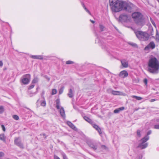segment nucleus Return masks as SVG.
I'll use <instances>...</instances> for the list:
<instances>
[{
  "mask_svg": "<svg viewBox=\"0 0 159 159\" xmlns=\"http://www.w3.org/2000/svg\"><path fill=\"white\" fill-rule=\"evenodd\" d=\"M15 144L21 148H24V146L21 143L20 140L19 138H16L14 140Z\"/></svg>",
  "mask_w": 159,
  "mask_h": 159,
  "instance_id": "obj_8",
  "label": "nucleus"
},
{
  "mask_svg": "<svg viewBox=\"0 0 159 159\" xmlns=\"http://www.w3.org/2000/svg\"><path fill=\"white\" fill-rule=\"evenodd\" d=\"M99 28L101 31H103L105 29L104 27L102 25H99Z\"/></svg>",
  "mask_w": 159,
  "mask_h": 159,
  "instance_id": "obj_29",
  "label": "nucleus"
},
{
  "mask_svg": "<svg viewBox=\"0 0 159 159\" xmlns=\"http://www.w3.org/2000/svg\"><path fill=\"white\" fill-rule=\"evenodd\" d=\"M129 44H130L133 47H136L137 46V44L134 43H129Z\"/></svg>",
  "mask_w": 159,
  "mask_h": 159,
  "instance_id": "obj_37",
  "label": "nucleus"
},
{
  "mask_svg": "<svg viewBox=\"0 0 159 159\" xmlns=\"http://www.w3.org/2000/svg\"><path fill=\"white\" fill-rule=\"evenodd\" d=\"M131 97L132 98H135L138 100H142L143 99V98L137 96H134V95H132L131 96Z\"/></svg>",
  "mask_w": 159,
  "mask_h": 159,
  "instance_id": "obj_24",
  "label": "nucleus"
},
{
  "mask_svg": "<svg viewBox=\"0 0 159 159\" xmlns=\"http://www.w3.org/2000/svg\"><path fill=\"white\" fill-rule=\"evenodd\" d=\"M4 153L2 152H0V158L3 157L4 156ZM0 159H1V158H0Z\"/></svg>",
  "mask_w": 159,
  "mask_h": 159,
  "instance_id": "obj_40",
  "label": "nucleus"
},
{
  "mask_svg": "<svg viewBox=\"0 0 159 159\" xmlns=\"http://www.w3.org/2000/svg\"><path fill=\"white\" fill-rule=\"evenodd\" d=\"M13 118L15 120H18L19 119V117L18 116L16 115H15L13 116Z\"/></svg>",
  "mask_w": 159,
  "mask_h": 159,
  "instance_id": "obj_33",
  "label": "nucleus"
},
{
  "mask_svg": "<svg viewBox=\"0 0 159 159\" xmlns=\"http://www.w3.org/2000/svg\"><path fill=\"white\" fill-rule=\"evenodd\" d=\"M39 79L37 77H35L32 81L33 83H36L38 81Z\"/></svg>",
  "mask_w": 159,
  "mask_h": 159,
  "instance_id": "obj_26",
  "label": "nucleus"
},
{
  "mask_svg": "<svg viewBox=\"0 0 159 159\" xmlns=\"http://www.w3.org/2000/svg\"><path fill=\"white\" fill-rule=\"evenodd\" d=\"M31 57L34 59H43V57L41 55H32Z\"/></svg>",
  "mask_w": 159,
  "mask_h": 159,
  "instance_id": "obj_17",
  "label": "nucleus"
},
{
  "mask_svg": "<svg viewBox=\"0 0 159 159\" xmlns=\"http://www.w3.org/2000/svg\"><path fill=\"white\" fill-rule=\"evenodd\" d=\"M102 147H103V148H106V146H102Z\"/></svg>",
  "mask_w": 159,
  "mask_h": 159,
  "instance_id": "obj_50",
  "label": "nucleus"
},
{
  "mask_svg": "<svg viewBox=\"0 0 159 159\" xmlns=\"http://www.w3.org/2000/svg\"><path fill=\"white\" fill-rule=\"evenodd\" d=\"M59 109V111L60 112L61 116L63 118L65 117V114L64 108L63 107H61V108H60V109Z\"/></svg>",
  "mask_w": 159,
  "mask_h": 159,
  "instance_id": "obj_15",
  "label": "nucleus"
},
{
  "mask_svg": "<svg viewBox=\"0 0 159 159\" xmlns=\"http://www.w3.org/2000/svg\"><path fill=\"white\" fill-rule=\"evenodd\" d=\"M91 22L93 23H95V21L93 20H90Z\"/></svg>",
  "mask_w": 159,
  "mask_h": 159,
  "instance_id": "obj_48",
  "label": "nucleus"
},
{
  "mask_svg": "<svg viewBox=\"0 0 159 159\" xmlns=\"http://www.w3.org/2000/svg\"><path fill=\"white\" fill-rule=\"evenodd\" d=\"M63 90H64V87H62L59 90V94H61V93H63Z\"/></svg>",
  "mask_w": 159,
  "mask_h": 159,
  "instance_id": "obj_34",
  "label": "nucleus"
},
{
  "mask_svg": "<svg viewBox=\"0 0 159 159\" xmlns=\"http://www.w3.org/2000/svg\"><path fill=\"white\" fill-rule=\"evenodd\" d=\"M124 109L125 107H121L115 110L114 111V112L115 113H119L120 111L124 110Z\"/></svg>",
  "mask_w": 159,
  "mask_h": 159,
  "instance_id": "obj_16",
  "label": "nucleus"
},
{
  "mask_svg": "<svg viewBox=\"0 0 159 159\" xmlns=\"http://www.w3.org/2000/svg\"><path fill=\"white\" fill-rule=\"evenodd\" d=\"M136 36L138 39L141 41H146L148 40L149 35L147 33L138 31L135 32Z\"/></svg>",
  "mask_w": 159,
  "mask_h": 159,
  "instance_id": "obj_3",
  "label": "nucleus"
},
{
  "mask_svg": "<svg viewBox=\"0 0 159 159\" xmlns=\"http://www.w3.org/2000/svg\"><path fill=\"white\" fill-rule=\"evenodd\" d=\"M93 127L98 131V132L100 134H101L102 133L101 130V129L99 127L98 125L95 124H94L93 125Z\"/></svg>",
  "mask_w": 159,
  "mask_h": 159,
  "instance_id": "obj_18",
  "label": "nucleus"
},
{
  "mask_svg": "<svg viewBox=\"0 0 159 159\" xmlns=\"http://www.w3.org/2000/svg\"><path fill=\"white\" fill-rule=\"evenodd\" d=\"M74 63V62L72 61H68L66 62V63L67 64H72Z\"/></svg>",
  "mask_w": 159,
  "mask_h": 159,
  "instance_id": "obj_36",
  "label": "nucleus"
},
{
  "mask_svg": "<svg viewBox=\"0 0 159 159\" xmlns=\"http://www.w3.org/2000/svg\"><path fill=\"white\" fill-rule=\"evenodd\" d=\"M83 7L84 9L90 15H91V13L89 11V10L83 4Z\"/></svg>",
  "mask_w": 159,
  "mask_h": 159,
  "instance_id": "obj_32",
  "label": "nucleus"
},
{
  "mask_svg": "<svg viewBox=\"0 0 159 159\" xmlns=\"http://www.w3.org/2000/svg\"><path fill=\"white\" fill-rule=\"evenodd\" d=\"M46 105V101L45 100L42 101L41 103V105L43 107L45 106Z\"/></svg>",
  "mask_w": 159,
  "mask_h": 159,
  "instance_id": "obj_31",
  "label": "nucleus"
},
{
  "mask_svg": "<svg viewBox=\"0 0 159 159\" xmlns=\"http://www.w3.org/2000/svg\"><path fill=\"white\" fill-rule=\"evenodd\" d=\"M156 40L157 42H158L159 41V34L157 30L156 34Z\"/></svg>",
  "mask_w": 159,
  "mask_h": 159,
  "instance_id": "obj_27",
  "label": "nucleus"
},
{
  "mask_svg": "<svg viewBox=\"0 0 159 159\" xmlns=\"http://www.w3.org/2000/svg\"><path fill=\"white\" fill-rule=\"evenodd\" d=\"M110 5L112 11L119 12L123 9L125 1L120 0H109Z\"/></svg>",
  "mask_w": 159,
  "mask_h": 159,
  "instance_id": "obj_2",
  "label": "nucleus"
},
{
  "mask_svg": "<svg viewBox=\"0 0 159 159\" xmlns=\"http://www.w3.org/2000/svg\"><path fill=\"white\" fill-rule=\"evenodd\" d=\"M89 146L93 149L96 150L97 148V146L96 145L93 143H88Z\"/></svg>",
  "mask_w": 159,
  "mask_h": 159,
  "instance_id": "obj_23",
  "label": "nucleus"
},
{
  "mask_svg": "<svg viewBox=\"0 0 159 159\" xmlns=\"http://www.w3.org/2000/svg\"><path fill=\"white\" fill-rule=\"evenodd\" d=\"M141 158H142V157H141V158H140V159H141Z\"/></svg>",
  "mask_w": 159,
  "mask_h": 159,
  "instance_id": "obj_53",
  "label": "nucleus"
},
{
  "mask_svg": "<svg viewBox=\"0 0 159 159\" xmlns=\"http://www.w3.org/2000/svg\"><path fill=\"white\" fill-rule=\"evenodd\" d=\"M56 107L57 109H60V101L59 99H57L56 101Z\"/></svg>",
  "mask_w": 159,
  "mask_h": 159,
  "instance_id": "obj_21",
  "label": "nucleus"
},
{
  "mask_svg": "<svg viewBox=\"0 0 159 159\" xmlns=\"http://www.w3.org/2000/svg\"><path fill=\"white\" fill-rule=\"evenodd\" d=\"M47 79L48 80H50L49 78H47Z\"/></svg>",
  "mask_w": 159,
  "mask_h": 159,
  "instance_id": "obj_51",
  "label": "nucleus"
},
{
  "mask_svg": "<svg viewBox=\"0 0 159 159\" xmlns=\"http://www.w3.org/2000/svg\"><path fill=\"white\" fill-rule=\"evenodd\" d=\"M0 140L4 142H6V137L4 134H0Z\"/></svg>",
  "mask_w": 159,
  "mask_h": 159,
  "instance_id": "obj_20",
  "label": "nucleus"
},
{
  "mask_svg": "<svg viewBox=\"0 0 159 159\" xmlns=\"http://www.w3.org/2000/svg\"><path fill=\"white\" fill-rule=\"evenodd\" d=\"M128 75V72L124 70L120 72L119 76L120 77L124 78L127 77Z\"/></svg>",
  "mask_w": 159,
  "mask_h": 159,
  "instance_id": "obj_11",
  "label": "nucleus"
},
{
  "mask_svg": "<svg viewBox=\"0 0 159 159\" xmlns=\"http://www.w3.org/2000/svg\"><path fill=\"white\" fill-rule=\"evenodd\" d=\"M148 71L153 74H157L159 72V61L155 57L151 58L148 62Z\"/></svg>",
  "mask_w": 159,
  "mask_h": 159,
  "instance_id": "obj_1",
  "label": "nucleus"
},
{
  "mask_svg": "<svg viewBox=\"0 0 159 159\" xmlns=\"http://www.w3.org/2000/svg\"><path fill=\"white\" fill-rule=\"evenodd\" d=\"M125 4L124 5L123 10L130 12L134 8L135 6L133 4L130 2H126L125 1Z\"/></svg>",
  "mask_w": 159,
  "mask_h": 159,
  "instance_id": "obj_5",
  "label": "nucleus"
},
{
  "mask_svg": "<svg viewBox=\"0 0 159 159\" xmlns=\"http://www.w3.org/2000/svg\"><path fill=\"white\" fill-rule=\"evenodd\" d=\"M132 16L135 22L137 23H138L142 21L143 16L139 12H136L133 13L132 15Z\"/></svg>",
  "mask_w": 159,
  "mask_h": 159,
  "instance_id": "obj_4",
  "label": "nucleus"
},
{
  "mask_svg": "<svg viewBox=\"0 0 159 159\" xmlns=\"http://www.w3.org/2000/svg\"><path fill=\"white\" fill-rule=\"evenodd\" d=\"M30 75L27 74L24 75L21 79L22 82L24 84H28L30 82Z\"/></svg>",
  "mask_w": 159,
  "mask_h": 159,
  "instance_id": "obj_6",
  "label": "nucleus"
},
{
  "mask_svg": "<svg viewBox=\"0 0 159 159\" xmlns=\"http://www.w3.org/2000/svg\"><path fill=\"white\" fill-rule=\"evenodd\" d=\"M41 135H43V136H45V137H44L45 138L46 137V136H45V134H41Z\"/></svg>",
  "mask_w": 159,
  "mask_h": 159,
  "instance_id": "obj_49",
  "label": "nucleus"
},
{
  "mask_svg": "<svg viewBox=\"0 0 159 159\" xmlns=\"http://www.w3.org/2000/svg\"><path fill=\"white\" fill-rule=\"evenodd\" d=\"M154 128L155 129H159V124H157L154 125Z\"/></svg>",
  "mask_w": 159,
  "mask_h": 159,
  "instance_id": "obj_35",
  "label": "nucleus"
},
{
  "mask_svg": "<svg viewBox=\"0 0 159 159\" xmlns=\"http://www.w3.org/2000/svg\"><path fill=\"white\" fill-rule=\"evenodd\" d=\"M155 47V44L153 42H150L149 44L145 48V50H148L150 48L153 49Z\"/></svg>",
  "mask_w": 159,
  "mask_h": 159,
  "instance_id": "obj_10",
  "label": "nucleus"
},
{
  "mask_svg": "<svg viewBox=\"0 0 159 159\" xmlns=\"http://www.w3.org/2000/svg\"><path fill=\"white\" fill-rule=\"evenodd\" d=\"M84 119L86 121H87L88 122L90 123H92V120L90 119L86 116L84 117Z\"/></svg>",
  "mask_w": 159,
  "mask_h": 159,
  "instance_id": "obj_25",
  "label": "nucleus"
},
{
  "mask_svg": "<svg viewBox=\"0 0 159 159\" xmlns=\"http://www.w3.org/2000/svg\"><path fill=\"white\" fill-rule=\"evenodd\" d=\"M67 124L71 128L73 129H75H75H76V128L74 126V125L71 122H67Z\"/></svg>",
  "mask_w": 159,
  "mask_h": 159,
  "instance_id": "obj_22",
  "label": "nucleus"
},
{
  "mask_svg": "<svg viewBox=\"0 0 159 159\" xmlns=\"http://www.w3.org/2000/svg\"><path fill=\"white\" fill-rule=\"evenodd\" d=\"M68 96L70 98H72L74 95L72 90L70 89L69 90V93L67 94Z\"/></svg>",
  "mask_w": 159,
  "mask_h": 159,
  "instance_id": "obj_19",
  "label": "nucleus"
},
{
  "mask_svg": "<svg viewBox=\"0 0 159 159\" xmlns=\"http://www.w3.org/2000/svg\"><path fill=\"white\" fill-rule=\"evenodd\" d=\"M1 127H2V129L4 131H5L6 130V129H5V127L4 126V125H2Z\"/></svg>",
  "mask_w": 159,
  "mask_h": 159,
  "instance_id": "obj_41",
  "label": "nucleus"
},
{
  "mask_svg": "<svg viewBox=\"0 0 159 159\" xmlns=\"http://www.w3.org/2000/svg\"><path fill=\"white\" fill-rule=\"evenodd\" d=\"M130 18V17L129 16L125 14L121 15L119 17L120 20L124 22H127L129 21Z\"/></svg>",
  "mask_w": 159,
  "mask_h": 159,
  "instance_id": "obj_7",
  "label": "nucleus"
},
{
  "mask_svg": "<svg viewBox=\"0 0 159 159\" xmlns=\"http://www.w3.org/2000/svg\"><path fill=\"white\" fill-rule=\"evenodd\" d=\"M137 135L139 137L141 136L140 131L139 130H138L137 131Z\"/></svg>",
  "mask_w": 159,
  "mask_h": 159,
  "instance_id": "obj_38",
  "label": "nucleus"
},
{
  "mask_svg": "<svg viewBox=\"0 0 159 159\" xmlns=\"http://www.w3.org/2000/svg\"><path fill=\"white\" fill-rule=\"evenodd\" d=\"M141 143L139 144L138 147L140 148L141 149H143L146 148L148 145V143H145L146 142H144L142 140V139L141 140Z\"/></svg>",
  "mask_w": 159,
  "mask_h": 159,
  "instance_id": "obj_9",
  "label": "nucleus"
},
{
  "mask_svg": "<svg viewBox=\"0 0 159 159\" xmlns=\"http://www.w3.org/2000/svg\"><path fill=\"white\" fill-rule=\"evenodd\" d=\"M3 64L2 61H0V66L2 67L3 66Z\"/></svg>",
  "mask_w": 159,
  "mask_h": 159,
  "instance_id": "obj_46",
  "label": "nucleus"
},
{
  "mask_svg": "<svg viewBox=\"0 0 159 159\" xmlns=\"http://www.w3.org/2000/svg\"><path fill=\"white\" fill-rule=\"evenodd\" d=\"M4 111V107L2 106H0V114L2 113Z\"/></svg>",
  "mask_w": 159,
  "mask_h": 159,
  "instance_id": "obj_28",
  "label": "nucleus"
},
{
  "mask_svg": "<svg viewBox=\"0 0 159 159\" xmlns=\"http://www.w3.org/2000/svg\"><path fill=\"white\" fill-rule=\"evenodd\" d=\"M62 155L63 159H68L65 154L64 153H63L62 154Z\"/></svg>",
  "mask_w": 159,
  "mask_h": 159,
  "instance_id": "obj_39",
  "label": "nucleus"
},
{
  "mask_svg": "<svg viewBox=\"0 0 159 159\" xmlns=\"http://www.w3.org/2000/svg\"><path fill=\"white\" fill-rule=\"evenodd\" d=\"M152 133V131L151 130H149L148 131V132L147 133V135L144 137L142 139V140L144 142H146L147 141H148L149 139V136L148 135L151 134Z\"/></svg>",
  "mask_w": 159,
  "mask_h": 159,
  "instance_id": "obj_13",
  "label": "nucleus"
},
{
  "mask_svg": "<svg viewBox=\"0 0 159 159\" xmlns=\"http://www.w3.org/2000/svg\"><path fill=\"white\" fill-rule=\"evenodd\" d=\"M157 1L159 2V0H157Z\"/></svg>",
  "mask_w": 159,
  "mask_h": 159,
  "instance_id": "obj_52",
  "label": "nucleus"
},
{
  "mask_svg": "<svg viewBox=\"0 0 159 159\" xmlns=\"http://www.w3.org/2000/svg\"><path fill=\"white\" fill-rule=\"evenodd\" d=\"M34 85H33H33H30V86L29 89H31L33 88L34 87Z\"/></svg>",
  "mask_w": 159,
  "mask_h": 159,
  "instance_id": "obj_43",
  "label": "nucleus"
},
{
  "mask_svg": "<svg viewBox=\"0 0 159 159\" xmlns=\"http://www.w3.org/2000/svg\"><path fill=\"white\" fill-rule=\"evenodd\" d=\"M151 21L152 24L155 26V24L154 22L153 21V20L152 19L151 20Z\"/></svg>",
  "mask_w": 159,
  "mask_h": 159,
  "instance_id": "obj_45",
  "label": "nucleus"
},
{
  "mask_svg": "<svg viewBox=\"0 0 159 159\" xmlns=\"http://www.w3.org/2000/svg\"><path fill=\"white\" fill-rule=\"evenodd\" d=\"M54 159H60L56 155H55L54 156Z\"/></svg>",
  "mask_w": 159,
  "mask_h": 159,
  "instance_id": "obj_44",
  "label": "nucleus"
},
{
  "mask_svg": "<svg viewBox=\"0 0 159 159\" xmlns=\"http://www.w3.org/2000/svg\"><path fill=\"white\" fill-rule=\"evenodd\" d=\"M122 66L125 68H126L128 66V61L125 60L123 59L121 61Z\"/></svg>",
  "mask_w": 159,
  "mask_h": 159,
  "instance_id": "obj_14",
  "label": "nucleus"
},
{
  "mask_svg": "<svg viewBox=\"0 0 159 159\" xmlns=\"http://www.w3.org/2000/svg\"><path fill=\"white\" fill-rule=\"evenodd\" d=\"M143 82H144V84L146 85L147 84V82H148L147 80L146 79H144V80Z\"/></svg>",
  "mask_w": 159,
  "mask_h": 159,
  "instance_id": "obj_42",
  "label": "nucleus"
},
{
  "mask_svg": "<svg viewBox=\"0 0 159 159\" xmlns=\"http://www.w3.org/2000/svg\"><path fill=\"white\" fill-rule=\"evenodd\" d=\"M155 101V99H152L150 100V101L151 102H154Z\"/></svg>",
  "mask_w": 159,
  "mask_h": 159,
  "instance_id": "obj_47",
  "label": "nucleus"
},
{
  "mask_svg": "<svg viewBox=\"0 0 159 159\" xmlns=\"http://www.w3.org/2000/svg\"><path fill=\"white\" fill-rule=\"evenodd\" d=\"M57 93V90L56 89H53L52 90V94L54 95Z\"/></svg>",
  "mask_w": 159,
  "mask_h": 159,
  "instance_id": "obj_30",
  "label": "nucleus"
},
{
  "mask_svg": "<svg viewBox=\"0 0 159 159\" xmlns=\"http://www.w3.org/2000/svg\"><path fill=\"white\" fill-rule=\"evenodd\" d=\"M111 93L114 95H124L125 96V94L121 92L120 91H112Z\"/></svg>",
  "mask_w": 159,
  "mask_h": 159,
  "instance_id": "obj_12",
  "label": "nucleus"
}]
</instances>
